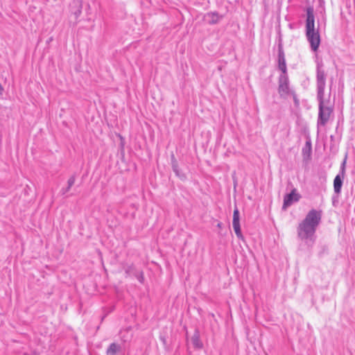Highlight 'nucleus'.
Returning a JSON list of instances; mask_svg holds the SVG:
<instances>
[{
	"mask_svg": "<svg viewBox=\"0 0 355 355\" xmlns=\"http://www.w3.org/2000/svg\"><path fill=\"white\" fill-rule=\"evenodd\" d=\"M322 213L321 210H310L297 227L298 237L309 248H311L315 241V232L321 222Z\"/></svg>",
	"mask_w": 355,
	"mask_h": 355,
	"instance_id": "f257e3e1",
	"label": "nucleus"
},
{
	"mask_svg": "<svg viewBox=\"0 0 355 355\" xmlns=\"http://www.w3.org/2000/svg\"><path fill=\"white\" fill-rule=\"evenodd\" d=\"M318 101V117L317 121L318 128L325 126L333 116L334 109L324 105V96L317 97Z\"/></svg>",
	"mask_w": 355,
	"mask_h": 355,
	"instance_id": "f03ea898",
	"label": "nucleus"
},
{
	"mask_svg": "<svg viewBox=\"0 0 355 355\" xmlns=\"http://www.w3.org/2000/svg\"><path fill=\"white\" fill-rule=\"evenodd\" d=\"M306 36L311 50L316 51L320 44V37L318 31L315 30V24H306Z\"/></svg>",
	"mask_w": 355,
	"mask_h": 355,
	"instance_id": "7ed1b4c3",
	"label": "nucleus"
},
{
	"mask_svg": "<svg viewBox=\"0 0 355 355\" xmlns=\"http://www.w3.org/2000/svg\"><path fill=\"white\" fill-rule=\"evenodd\" d=\"M278 92L281 97L286 98L289 95H294V92L290 88L289 80L287 74H281L279 77Z\"/></svg>",
	"mask_w": 355,
	"mask_h": 355,
	"instance_id": "20e7f679",
	"label": "nucleus"
},
{
	"mask_svg": "<svg viewBox=\"0 0 355 355\" xmlns=\"http://www.w3.org/2000/svg\"><path fill=\"white\" fill-rule=\"evenodd\" d=\"M317 81V97L321 98L324 96V89L326 85V73L322 69V66L318 64L316 73Z\"/></svg>",
	"mask_w": 355,
	"mask_h": 355,
	"instance_id": "39448f33",
	"label": "nucleus"
},
{
	"mask_svg": "<svg viewBox=\"0 0 355 355\" xmlns=\"http://www.w3.org/2000/svg\"><path fill=\"white\" fill-rule=\"evenodd\" d=\"M301 198L296 189H293L290 193L286 194L284 198V204L282 209H286L294 202H298Z\"/></svg>",
	"mask_w": 355,
	"mask_h": 355,
	"instance_id": "423d86ee",
	"label": "nucleus"
},
{
	"mask_svg": "<svg viewBox=\"0 0 355 355\" xmlns=\"http://www.w3.org/2000/svg\"><path fill=\"white\" fill-rule=\"evenodd\" d=\"M232 226L236 236L239 239H243L239 222V211L237 208H235L233 212Z\"/></svg>",
	"mask_w": 355,
	"mask_h": 355,
	"instance_id": "0eeeda50",
	"label": "nucleus"
},
{
	"mask_svg": "<svg viewBox=\"0 0 355 355\" xmlns=\"http://www.w3.org/2000/svg\"><path fill=\"white\" fill-rule=\"evenodd\" d=\"M222 17L218 12H208L204 16V20L209 24H216L220 21Z\"/></svg>",
	"mask_w": 355,
	"mask_h": 355,
	"instance_id": "6e6552de",
	"label": "nucleus"
},
{
	"mask_svg": "<svg viewBox=\"0 0 355 355\" xmlns=\"http://www.w3.org/2000/svg\"><path fill=\"white\" fill-rule=\"evenodd\" d=\"M278 67L282 74H287L286 60L283 52H279L278 55Z\"/></svg>",
	"mask_w": 355,
	"mask_h": 355,
	"instance_id": "1a4fd4ad",
	"label": "nucleus"
},
{
	"mask_svg": "<svg viewBox=\"0 0 355 355\" xmlns=\"http://www.w3.org/2000/svg\"><path fill=\"white\" fill-rule=\"evenodd\" d=\"M344 178L345 177H343L340 175H337L334 180V190L337 194H339L341 192L343 180Z\"/></svg>",
	"mask_w": 355,
	"mask_h": 355,
	"instance_id": "9d476101",
	"label": "nucleus"
},
{
	"mask_svg": "<svg viewBox=\"0 0 355 355\" xmlns=\"http://www.w3.org/2000/svg\"><path fill=\"white\" fill-rule=\"evenodd\" d=\"M306 24H315V17L313 15V9L311 7L306 9Z\"/></svg>",
	"mask_w": 355,
	"mask_h": 355,
	"instance_id": "9b49d317",
	"label": "nucleus"
},
{
	"mask_svg": "<svg viewBox=\"0 0 355 355\" xmlns=\"http://www.w3.org/2000/svg\"><path fill=\"white\" fill-rule=\"evenodd\" d=\"M121 349L119 345L116 343H112L108 349H107V355H116Z\"/></svg>",
	"mask_w": 355,
	"mask_h": 355,
	"instance_id": "f8f14e48",
	"label": "nucleus"
},
{
	"mask_svg": "<svg viewBox=\"0 0 355 355\" xmlns=\"http://www.w3.org/2000/svg\"><path fill=\"white\" fill-rule=\"evenodd\" d=\"M192 343L194 345V347L197 348L202 347V344L200 340L199 335L198 333L195 334L192 337Z\"/></svg>",
	"mask_w": 355,
	"mask_h": 355,
	"instance_id": "ddd939ff",
	"label": "nucleus"
},
{
	"mask_svg": "<svg viewBox=\"0 0 355 355\" xmlns=\"http://www.w3.org/2000/svg\"><path fill=\"white\" fill-rule=\"evenodd\" d=\"M346 159L347 157H345V159L343 160V163L340 166V173L338 175H340L343 177H345V164H346Z\"/></svg>",
	"mask_w": 355,
	"mask_h": 355,
	"instance_id": "4468645a",
	"label": "nucleus"
},
{
	"mask_svg": "<svg viewBox=\"0 0 355 355\" xmlns=\"http://www.w3.org/2000/svg\"><path fill=\"white\" fill-rule=\"evenodd\" d=\"M76 181V177L75 175H72L70 177V178L68 180L67 184H68V189H70L71 187L74 184Z\"/></svg>",
	"mask_w": 355,
	"mask_h": 355,
	"instance_id": "2eb2a0df",
	"label": "nucleus"
},
{
	"mask_svg": "<svg viewBox=\"0 0 355 355\" xmlns=\"http://www.w3.org/2000/svg\"><path fill=\"white\" fill-rule=\"evenodd\" d=\"M306 146L307 148H304L302 150V153L304 155L306 153L310 154L311 151V146L309 142H306Z\"/></svg>",
	"mask_w": 355,
	"mask_h": 355,
	"instance_id": "dca6fc26",
	"label": "nucleus"
},
{
	"mask_svg": "<svg viewBox=\"0 0 355 355\" xmlns=\"http://www.w3.org/2000/svg\"><path fill=\"white\" fill-rule=\"evenodd\" d=\"M173 171H174V173L179 177H182V175H180V171H179V168H178V166L176 163H174L173 164Z\"/></svg>",
	"mask_w": 355,
	"mask_h": 355,
	"instance_id": "f3484780",
	"label": "nucleus"
},
{
	"mask_svg": "<svg viewBox=\"0 0 355 355\" xmlns=\"http://www.w3.org/2000/svg\"><path fill=\"white\" fill-rule=\"evenodd\" d=\"M137 279H138V280H139L141 283H142V282H143V281H144V275H143V273H141V274L139 275V277H138V278H137Z\"/></svg>",
	"mask_w": 355,
	"mask_h": 355,
	"instance_id": "a211bd4d",
	"label": "nucleus"
},
{
	"mask_svg": "<svg viewBox=\"0 0 355 355\" xmlns=\"http://www.w3.org/2000/svg\"><path fill=\"white\" fill-rule=\"evenodd\" d=\"M70 189H68V187L65 189H62V194H65L66 193H67Z\"/></svg>",
	"mask_w": 355,
	"mask_h": 355,
	"instance_id": "6ab92c4d",
	"label": "nucleus"
},
{
	"mask_svg": "<svg viewBox=\"0 0 355 355\" xmlns=\"http://www.w3.org/2000/svg\"><path fill=\"white\" fill-rule=\"evenodd\" d=\"M221 226H222V223H218V225H217V227H219V228H221Z\"/></svg>",
	"mask_w": 355,
	"mask_h": 355,
	"instance_id": "aec40b11",
	"label": "nucleus"
},
{
	"mask_svg": "<svg viewBox=\"0 0 355 355\" xmlns=\"http://www.w3.org/2000/svg\"><path fill=\"white\" fill-rule=\"evenodd\" d=\"M2 92H3V88H2L1 85H0V95L2 94Z\"/></svg>",
	"mask_w": 355,
	"mask_h": 355,
	"instance_id": "412c9836",
	"label": "nucleus"
}]
</instances>
